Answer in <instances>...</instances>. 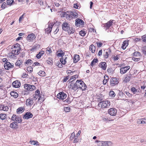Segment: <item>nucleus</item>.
I'll use <instances>...</instances> for the list:
<instances>
[{"label": "nucleus", "mask_w": 146, "mask_h": 146, "mask_svg": "<svg viewBox=\"0 0 146 146\" xmlns=\"http://www.w3.org/2000/svg\"><path fill=\"white\" fill-rule=\"evenodd\" d=\"M28 71L30 73H31L33 71V68L31 66L28 67L27 69Z\"/></svg>", "instance_id": "864d4df0"}, {"label": "nucleus", "mask_w": 146, "mask_h": 146, "mask_svg": "<svg viewBox=\"0 0 146 146\" xmlns=\"http://www.w3.org/2000/svg\"><path fill=\"white\" fill-rule=\"evenodd\" d=\"M66 97V94L63 92H60L57 95V97L60 100H63Z\"/></svg>", "instance_id": "f8f14e48"}, {"label": "nucleus", "mask_w": 146, "mask_h": 146, "mask_svg": "<svg viewBox=\"0 0 146 146\" xmlns=\"http://www.w3.org/2000/svg\"><path fill=\"white\" fill-rule=\"evenodd\" d=\"M69 77L68 76L64 77L63 80V82H66L67 81V80L69 79Z\"/></svg>", "instance_id": "052dcab7"}, {"label": "nucleus", "mask_w": 146, "mask_h": 146, "mask_svg": "<svg viewBox=\"0 0 146 146\" xmlns=\"http://www.w3.org/2000/svg\"><path fill=\"white\" fill-rule=\"evenodd\" d=\"M47 63L48 64L50 65H52L53 62L51 60H47Z\"/></svg>", "instance_id": "774afa93"}, {"label": "nucleus", "mask_w": 146, "mask_h": 146, "mask_svg": "<svg viewBox=\"0 0 146 146\" xmlns=\"http://www.w3.org/2000/svg\"><path fill=\"white\" fill-rule=\"evenodd\" d=\"M62 29L65 31H66L70 27L69 25L67 23H64L62 25Z\"/></svg>", "instance_id": "412c9836"}, {"label": "nucleus", "mask_w": 146, "mask_h": 146, "mask_svg": "<svg viewBox=\"0 0 146 146\" xmlns=\"http://www.w3.org/2000/svg\"><path fill=\"white\" fill-rule=\"evenodd\" d=\"M95 46L93 44L91 45L90 46V50L92 53H94L95 51Z\"/></svg>", "instance_id": "473e14b6"}, {"label": "nucleus", "mask_w": 146, "mask_h": 146, "mask_svg": "<svg viewBox=\"0 0 146 146\" xmlns=\"http://www.w3.org/2000/svg\"><path fill=\"white\" fill-rule=\"evenodd\" d=\"M132 60L135 61H138L140 60V58H135V57L133 58H132Z\"/></svg>", "instance_id": "0e129e2a"}, {"label": "nucleus", "mask_w": 146, "mask_h": 146, "mask_svg": "<svg viewBox=\"0 0 146 146\" xmlns=\"http://www.w3.org/2000/svg\"><path fill=\"white\" fill-rule=\"evenodd\" d=\"M29 143L31 145H39V143L37 141H29Z\"/></svg>", "instance_id": "f704fd0d"}, {"label": "nucleus", "mask_w": 146, "mask_h": 146, "mask_svg": "<svg viewBox=\"0 0 146 146\" xmlns=\"http://www.w3.org/2000/svg\"><path fill=\"white\" fill-rule=\"evenodd\" d=\"M6 117V115L5 114H0V118L2 120L5 119Z\"/></svg>", "instance_id": "a19ab883"}, {"label": "nucleus", "mask_w": 146, "mask_h": 146, "mask_svg": "<svg viewBox=\"0 0 146 146\" xmlns=\"http://www.w3.org/2000/svg\"><path fill=\"white\" fill-rule=\"evenodd\" d=\"M108 112L109 114L111 116H115L117 113V110L114 108L110 109L108 110Z\"/></svg>", "instance_id": "4468645a"}, {"label": "nucleus", "mask_w": 146, "mask_h": 146, "mask_svg": "<svg viewBox=\"0 0 146 146\" xmlns=\"http://www.w3.org/2000/svg\"><path fill=\"white\" fill-rule=\"evenodd\" d=\"M98 106H101L103 108H108L110 106V102L108 100H106L100 102Z\"/></svg>", "instance_id": "7ed1b4c3"}, {"label": "nucleus", "mask_w": 146, "mask_h": 146, "mask_svg": "<svg viewBox=\"0 0 146 146\" xmlns=\"http://www.w3.org/2000/svg\"><path fill=\"white\" fill-rule=\"evenodd\" d=\"M36 38V36L33 33L29 34L27 37V40L29 42L33 41Z\"/></svg>", "instance_id": "9b49d317"}, {"label": "nucleus", "mask_w": 146, "mask_h": 146, "mask_svg": "<svg viewBox=\"0 0 146 146\" xmlns=\"http://www.w3.org/2000/svg\"><path fill=\"white\" fill-rule=\"evenodd\" d=\"M104 79L103 81L104 84H106L108 80V76L107 75H105L104 77Z\"/></svg>", "instance_id": "72a5a7b5"}, {"label": "nucleus", "mask_w": 146, "mask_h": 146, "mask_svg": "<svg viewBox=\"0 0 146 146\" xmlns=\"http://www.w3.org/2000/svg\"><path fill=\"white\" fill-rule=\"evenodd\" d=\"M22 76L23 78H29V76H30L29 75V74H27L25 73H24L23 74Z\"/></svg>", "instance_id": "603ef678"}, {"label": "nucleus", "mask_w": 146, "mask_h": 146, "mask_svg": "<svg viewBox=\"0 0 146 146\" xmlns=\"http://www.w3.org/2000/svg\"><path fill=\"white\" fill-rule=\"evenodd\" d=\"M33 116V114L30 112H27L24 115L23 118L26 119H28L32 118Z\"/></svg>", "instance_id": "6ab92c4d"}, {"label": "nucleus", "mask_w": 146, "mask_h": 146, "mask_svg": "<svg viewBox=\"0 0 146 146\" xmlns=\"http://www.w3.org/2000/svg\"><path fill=\"white\" fill-rule=\"evenodd\" d=\"M54 23H51L50 21L48 22V27L45 29V33H47V34H49L52 31V29L54 26Z\"/></svg>", "instance_id": "20e7f679"}, {"label": "nucleus", "mask_w": 146, "mask_h": 146, "mask_svg": "<svg viewBox=\"0 0 146 146\" xmlns=\"http://www.w3.org/2000/svg\"><path fill=\"white\" fill-rule=\"evenodd\" d=\"M4 67L5 69L9 70L11 68H13V64H12L9 62H7L4 64Z\"/></svg>", "instance_id": "2eb2a0df"}, {"label": "nucleus", "mask_w": 146, "mask_h": 146, "mask_svg": "<svg viewBox=\"0 0 146 146\" xmlns=\"http://www.w3.org/2000/svg\"><path fill=\"white\" fill-rule=\"evenodd\" d=\"M21 64V61L20 60H19L17 61L15 64V65L16 66H20Z\"/></svg>", "instance_id": "09e8293b"}, {"label": "nucleus", "mask_w": 146, "mask_h": 146, "mask_svg": "<svg viewBox=\"0 0 146 146\" xmlns=\"http://www.w3.org/2000/svg\"><path fill=\"white\" fill-rule=\"evenodd\" d=\"M131 79V77L129 76H128L125 78L124 81L125 82H129L130 80Z\"/></svg>", "instance_id": "c03bdc74"}, {"label": "nucleus", "mask_w": 146, "mask_h": 146, "mask_svg": "<svg viewBox=\"0 0 146 146\" xmlns=\"http://www.w3.org/2000/svg\"><path fill=\"white\" fill-rule=\"evenodd\" d=\"M11 120L13 121H16L17 123H21L22 121L21 118L15 114H13L11 117Z\"/></svg>", "instance_id": "39448f33"}, {"label": "nucleus", "mask_w": 146, "mask_h": 146, "mask_svg": "<svg viewBox=\"0 0 146 146\" xmlns=\"http://www.w3.org/2000/svg\"><path fill=\"white\" fill-rule=\"evenodd\" d=\"M141 50L143 54L146 55V46H145L142 47Z\"/></svg>", "instance_id": "37998d69"}, {"label": "nucleus", "mask_w": 146, "mask_h": 146, "mask_svg": "<svg viewBox=\"0 0 146 146\" xmlns=\"http://www.w3.org/2000/svg\"><path fill=\"white\" fill-rule=\"evenodd\" d=\"M64 55L63 53H59L57 54V56L58 57H62V58L60 59V60L62 64H65L66 63V59L67 58L66 57L65 58L62 57Z\"/></svg>", "instance_id": "1a4fd4ad"}, {"label": "nucleus", "mask_w": 146, "mask_h": 146, "mask_svg": "<svg viewBox=\"0 0 146 146\" xmlns=\"http://www.w3.org/2000/svg\"><path fill=\"white\" fill-rule=\"evenodd\" d=\"M98 60L97 59H94L92 61L91 63V65L92 66H93L96 63L98 62Z\"/></svg>", "instance_id": "4c0bfd02"}, {"label": "nucleus", "mask_w": 146, "mask_h": 146, "mask_svg": "<svg viewBox=\"0 0 146 146\" xmlns=\"http://www.w3.org/2000/svg\"><path fill=\"white\" fill-rule=\"evenodd\" d=\"M9 109V107L3 104H0V110L7 111Z\"/></svg>", "instance_id": "4be33fe9"}, {"label": "nucleus", "mask_w": 146, "mask_h": 146, "mask_svg": "<svg viewBox=\"0 0 146 146\" xmlns=\"http://www.w3.org/2000/svg\"><path fill=\"white\" fill-rule=\"evenodd\" d=\"M114 21V20H110L107 23L102 25V27H104V29H107L112 26L113 22Z\"/></svg>", "instance_id": "423d86ee"}, {"label": "nucleus", "mask_w": 146, "mask_h": 146, "mask_svg": "<svg viewBox=\"0 0 146 146\" xmlns=\"http://www.w3.org/2000/svg\"><path fill=\"white\" fill-rule=\"evenodd\" d=\"M79 4L78 3H74V4L73 7L76 9H78V8L79 7Z\"/></svg>", "instance_id": "8fccbe9b"}, {"label": "nucleus", "mask_w": 146, "mask_h": 146, "mask_svg": "<svg viewBox=\"0 0 146 146\" xmlns=\"http://www.w3.org/2000/svg\"><path fill=\"white\" fill-rule=\"evenodd\" d=\"M130 67L129 66H127L121 68L120 69V73L123 74L126 73L129 69Z\"/></svg>", "instance_id": "dca6fc26"}, {"label": "nucleus", "mask_w": 146, "mask_h": 146, "mask_svg": "<svg viewBox=\"0 0 146 146\" xmlns=\"http://www.w3.org/2000/svg\"><path fill=\"white\" fill-rule=\"evenodd\" d=\"M99 66L102 69L104 70H105L106 68L107 64L105 62H102L100 64Z\"/></svg>", "instance_id": "5701e85b"}, {"label": "nucleus", "mask_w": 146, "mask_h": 146, "mask_svg": "<svg viewBox=\"0 0 146 146\" xmlns=\"http://www.w3.org/2000/svg\"><path fill=\"white\" fill-rule=\"evenodd\" d=\"M33 63V61L30 59L27 60L26 62H25V65L26 66L30 65Z\"/></svg>", "instance_id": "7c9ffc66"}, {"label": "nucleus", "mask_w": 146, "mask_h": 146, "mask_svg": "<svg viewBox=\"0 0 146 146\" xmlns=\"http://www.w3.org/2000/svg\"><path fill=\"white\" fill-rule=\"evenodd\" d=\"M71 13V11H67L64 12L62 14V15L64 17H65L67 20H70L72 19Z\"/></svg>", "instance_id": "6e6552de"}, {"label": "nucleus", "mask_w": 146, "mask_h": 146, "mask_svg": "<svg viewBox=\"0 0 146 146\" xmlns=\"http://www.w3.org/2000/svg\"><path fill=\"white\" fill-rule=\"evenodd\" d=\"M7 7V6L6 5V3L5 2H4L2 4L1 6V8L3 9H4L5 8Z\"/></svg>", "instance_id": "13d9d810"}, {"label": "nucleus", "mask_w": 146, "mask_h": 146, "mask_svg": "<svg viewBox=\"0 0 146 146\" xmlns=\"http://www.w3.org/2000/svg\"><path fill=\"white\" fill-rule=\"evenodd\" d=\"M17 123L16 122H13L11 123L10 127L12 129H16L17 128Z\"/></svg>", "instance_id": "b1692460"}, {"label": "nucleus", "mask_w": 146, "mask_h": 146, "mask_svg": "<svg viewBox=\"0 0 146 146\" xmlns=\"http://www.w3.org/2000/svg\"><path fill=\"white\" fill-rule=\"evenodd\" d=\"M38 74L40 76L42 77L45 76L46 75V74L44 71L40 70L38 72Z\"/></svg>", "instance_id": "2f4dec72"}, {"label": "nucleus", "mask_w": 146, "mask_h": 146, "mask_svg": "<svg viewBox=\"0 0 146 146\" xmlns=\"http://www.w3.org/2000/svg\"><path fill=\"white\" fill-rule=\"evenodd\" d=\"M133 55L134 56H141V54L138 51H135L133 53Z\"/></svg>", "instance_id": "3c124183"}, {"label": "nucleus", "mask_w": 146, "mask_h": 146, "mask_svg": "<svg viewBox=\"0 0 146 146\" xmlns=\"http://www.w3.org/2000/svg\"><path fill=\"white\" fill-rule=\"evenodd\" d=\"M21 83L18 80H16L13 82L12 83L13 86L15 88H18L21 86Z\"/></svg>", "instance_id": "aec40b11"}, {"label": "nucleus", "mask_w": 146, "mask_h": 146, "mask_svg": "<svg viewBox=\"0 0 146 146\" xmlns=\"http://www.w3.org/2000/svg\"><path fill=\"white\" fill-rule=\"evenodd\" d=\"M14 0H7L6 1L7 4V5L11 6L14 2Z\"/></svg>", "instance_id": "58836bf2"}, {"label": "nucleus", "mask_w": 146, "mask_h": 146, "mask_svg": "<svg viewBox=\"0 0 146 146\" xmlns=\"http://www.w3.org/2000/svg\"><path fill=\"white\" fill-rule=\"evenodd\" d=\"M124 94L125 95H126L128 96L129 98H131L132 96V94L127 91H125L124 92Z\"/></svg>", "instance_id": "a18cd8bd"}, {"label": "nucleus", "mask_w": 146, "mask_h": 146, "mask_svg": "<svg viewBox=\"0 0 146 146\" xmlns=\"http://www.w3.org/2000/svg\"><path fill=\"white\" fill-rule=\"evenodd\" d=\"M44 52L42 50L36 55V57L38 59H40L41 57L44 54Z\"/></svg>", "instance_id": "c756f323"}, {"label": "nucleus", "mask_w": 146, "mask_h": 146, "mask_svg": "<svg viewBox=\"0 0 146 146\" xmlns=\"http://www.w3.org/2000/svg\"><path fill=\"white\" fill-rule=\"evenodd\" d=\"M142 39L143 41L144 42H146V36L144 35L142 36Z\"/></svg>", "instance_id": "e2e57ef3"}, {"label": "nucleus", "mask_w": 146, "mask_h": 146, "mask_svg": "<svg viewBox=\"0 0 146 146\" xmlns=\"http://www.w3.org/2000/svg\"><path fill=\"white\" fill-rule=\"evenodd\" d=\"M70 108L69 107H65L64 110L66 112H68L70 111Z\"/></svg>", "instance_id": "6e6d98bb"}, {"label": "nucleus", "mask_w": 146, "mask_h": 146, "mask_svg": "<svg viewBox=\"0 0 146 146\" xmlns=\"http://www.w3.org/2000/svg\"><path fill=\"white\" fill-rule=\"evenodd\" d=\"M40 92L39 90H37L35 92V98H36V99H37V98H38V100H41V97L40 96Z\"/></svg>", "instance_id": "393cba45"}, {"label": "nucleus", "mask_w": 146, "mask_h": 146, "mask_svg": "<svg viewBox=\"0 0 146 146\" xmlns=\"http://www.w3.org/2000/svg\"><path fill=\"white\" fill-rule=\"evenodd\" d=\"M128 41H123L122 44L121 48L123 50L125 49L126 47L128 45Z\"/></svg>", "instance_id": "a878e982"}, {"label": "nucleus", "mask_w": 146, "mask_h": 146, "mask_svg": "<svg viewBox=\"0 0 146 146\" xmlns=\"http://www.w3.org/2000/svg\"><path fill=\"white\" fill-rule=\"evenodd\" d=\"M72 12V19L73 18H76L78 17V13L76 12Z\"/></svg>", "instance_id": "c9c22d12"}, {"label": "nucleus", "mask_w": 146, "mask_h": 146, "mask_svg": "<svg viewBox=\"0 0 146 146\" xmlns=\"http://www.w3.org/2000/svg\"><path fill=\"white\" fill-rule=\"evenodd\" d=\"M24 88L28 91H32L36 89L35 86L33 85L25 84H24Z\"/></svg>", "instance_id": "0eeeda50"}, {"label": "nucleus", "mask_w": 146, "mask_h": 146, "mask_svg": "<svg viewBox=\"0 0 146 146\" xmlns=\"http://www.w3.org/2000/svg\"><path fill=\"white\" fill-rule=\"evenodd\" d=\"M80 35L82 36H84L86 34L85 31L84 30H81L79 32Z\"/></svg>", "instance_id": "de8ad7c7"}, {"label": "nucleus", "mask_w": 146, "mask_h": 146, "mask_svg": "<svg viewBox=\"0 0 146 146\" xmlns=\"http://www.w3.org/2000/svg\"><path fill=\"white\" fill-rule=\"evenodd\" d=\"M139 122H140V123L141 124H146V122L144 121L142 119H140L139 120Z\"/></svg>", "instance_id": "69168bd1"}, {"label": "nucleus", "mask_w": 146, "mask_h": 146, "mask_svg": "<svg viewBox=\"0 0 146 146\" xmlns=\"http://www.w3.org/2000/svg\"><path fill=\"white\" fill-rule=\"evenodd\" d=\"M23 110V108H19L17 109V113H20L21 112H22Z\"/></svg>", "instance_id": "49530a36"}, {"label": "nucleus", "mask_w": 146, "mask_h": 146, "mask_svg": "<svg viewBox=\"0 0 146 146\" xmlns=\"http://www.w3.org/2000/svg\"><path fill=\"white\" fill-rule=\"evenodd\" d=\"M84 22L82 19H77L76 20L75 25L77 27L80 26V25H82L84 24Z\"/></svg>", "instance_id": "f3484780"}, {"label": "nucleus", "mask_w": 146, "mask_h": 146, "mask_svg": "<svg viewBox=\"0 0 146 146\" xmlns=\"http://www.w3.org/2000/svg\"><path fill=\"white\" fill-rule=\"evenodd\" d=\"M112 143L110 141H101V143H99V146H111Z\"/></svg>", "instance_id": "ddd939ff"}, {"label": "nucleus", "mask_w": 146, "mask_h": 146, "mask_svg": "<svg viewBox=\"0 0 146 146\" xmlns=\"http://www.w3.org/2000/svg\"><path fill=\"white\" fill-rule=\"evenodd\" d=\"M112 58L114 61L117 60L119 59V56L118 55H116V56L114 55L112 56Z\"/></svg>", "instance_id": "5fc2aeb1"}, {"label": "nucleus", "mask_w": 146, "mask_h": 146, "mask_svg": "<svg viewBox=\"0 0 146 146\" xmlns=\"http://www.w3.org/2000/svg\"><path fill=\"white\" fill-rule=\"evenodd\" d=\"M67 31L69 34H70L73 33L74 32V30L72 27H70L68 29Z\"/></svg>", "instance_id": "c85d7f7f"}, {"label": "nucleus", "mask_w": 146, "mask_h": 146, "mask_svg": "<svg viewBox=\"0 0 146 146\" xmlns=\"http://www.w3.org/2000/svg\"><path fill=\"white\" fill-rule=\"evenodd\" d=\"M10 94L12 96H13L15 98H17L18 96V94L15 91L11 92Z\"/></svg>", "instance_id": "cd10ccee"}, {"label": "nucleus", "mask_w": 146, "mask_h": 146, "mask_svg": "<svg viewBox=\"0 0 146 146\" xmlns=\"http://www.w3.org/2000/svg\"><path fill=\"white\" fill-rule=\"evenodd\" d=\"M109 94L111 98H114L115 95L114 92L112 90L110 92Z\"/></svg>", "instance_id": "ea45409f"}, {"label": "nucleus", "mask_w": 146, "mask_h": 146, "mask_svg": "<svg viewBox=\"0 0 146 146\" xmlns=\"http://www.w3.org/2000/svg\"><path fill=\"white\" fill-rule=\"evenodd\" d=\"M119 81L116 78H112L110 80V85L111 86H114L118 84Z\"/></svg>", "instance_id": "9d476101"}, {"label": "nucleus", "mask_w": 146, "mask_h": 146, "mask_svg": "<svg viewBox=\"0 0 146 146\" xmlns=\"http://www.w3.org/2000/svg\"><path fill=\"white\" fill-rule=\"evenodd\" d=\"M96 43H97L98 47L99 48L101 47L103 44L102 43V42H96Z\"/></svg>", "instance_id": "680f3d73"}, {"label": "nucleus", "mask_w": 146, "mask_h": 146, "mask_svg": "<svg viewBox=\"0 0 146 146\" xmlns=\"http://www.w3.org/2000/svg\"><path fill=\"white\" fill-rule=\"evenodd\" d=\"M80 60V56L78 55H75L74 58V62L76 63Z\"/></svg>", "instance_id": "bb28decb"}, {"label": "nucleus", "mask_w": 146, "mask_h": 146, "mask_svg": "<svg viewBox=\"0 0 146 146\" xmlns=\"http://www.w3.org/2000/svg\"><path fill=\"white\" fill-rule=\"evenodd\" d=\"M77 77H78L77 75H75L72 76L71 78H70V79H75Z\"/></svg>", "instance_id": "338daca9"}, {"label": "nucleus", "mask_w": 146, "mask_h": 146, "mask_svg": "<svg viewBox=\"0 0 146 146\" xmlns=\"http://www.w3.org/2000/svg\"><path fill=\"white\" fill-rule=\"evenodd\" d=\"M131 91L134 94H137V90L136 89L135 87H133L131 88Z\"/></svg>", "instance_id": "79ce46f5"}, {"label": "nucleus", "mask_w": 146, "mask_h": 146, "mask_svg": "<svg viewBox=\"0 0 146 146\" xmlns=\"http://www.w3.org/2000/svg\"><path fill=\"white\" fill-rule=\"evenodd\" d=\"M76 83L78 84V87L79 89L82 90H84L86 88V86L84 82L82 80H77Z\"/></svg>", "instance_id": "f03ea898"}, {"label": "nucleus", "mask_w": 146, "mask_h": 146, "mask_svg": "<svg viewBox=\"0 0 146 146\" xmlns=\"http://www.w3.org/2000/svg\"><path fill=\"white\" fill-rule=\"evenodd\" d=\"M21 49L20 45L17 43L13 45L11 48V53L12 54L15 55H18L20 53V52Z\"/></svg>", "instance_id": "f257e3e1"}, {"label": "nucleus", "mask_w": 146, "mask_h": 146, "mask_svg": "<svg viewBox=\"0 0 146 146\" xmlns=\"http://www.w3.org/2000/svg\"><path fill=\"white\" fill-rule=\"evenodd\" d=\"M33 100L32 98H29L26 100V105L27 106H31L33 104Z\"/></svg>", "instance_id": "a211bd4d"}, {"label": "nucleus", "mask_w": 146, "mask_h": 146, "mask_svg": "<svg viewBox=\"0 0 146 146\" xmlns=\"http://www.w3.org/2000/svg\"><path fill=\"white\" fill-rule=\"evenodd\" d=\"M75 137V134L74 132H73L71 133V135L70 137V139L72 140L74 137Z\"/></svg>", "instance_id": "4d7b16f0"}, {"label": "nucleus", "mask_w": 146, "mask_h": 146, "mask_svg": "<svg viewBox=\"0 0 146 146\" xmlns=\"http://www.w3.org/2000/svg\"><path fill=\"white\" fill-rule=\"evenodd\" d=\"M78 89L79 88L78 87V84H77V83H76V82L73 85L72 89L74 90L75 91Z\"/></svg>", "instance_id": "e433bc0d"}, {"label": "nucleus", "mask_w": 146, "mask_h": 146, "mask_svg": "<svg viewBox=\"0 0 146 146\" xmlns=\"http://www.w3.org/2000/svg\"><path fill=\"white\" fill-rule=\"evenodd\" d=\"M46 51L48 52V53L50 54L52 52V50L51 49V48L50 47H48L46 48Z\"/></svg>", "instance_id": "bf43d9fd"}]
</instances>
